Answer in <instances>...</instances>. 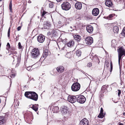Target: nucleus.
<instances>
[{"instance_id":"obj_3","label":"nucleus","mask_w":125,"mask_h":125,"mask_svg":"<svg viewBox=\"0 0 125 125\" xmlns=\"http://www.w3.org/2000/svg\"><path fill=\"white\" fill-rule=\"evenodd\" d=\"M62 9L65 10H68L70 9L71 6L70 4L68 2H63L61 5Z\"/></svg>"},{"instance_id":"obj_61","label":"nucleus","mask_w":125,"mask_h":125,"mask_svg":"<svg viewBox=\"0 0 125 125\" xmlns=\"http://www.w3.org/2000/svg\"><path fill=\"white\" fill-rule=\"evenodd\" d=\"M122 124H120L119 125H122Z\"/></svg>"},{"instance_id":"obj_63","label":"nucleus","mask_w":125,"mask_h":125,"mask_svg":"<svg viewBox=\"0 0 125 125\" xmlns=\"http://www.w3.org/2000/svg\"><path fill=\"white\" fill-rule=\"evenodd\" d=\"M1 99L0 98V103L1 102Z\"/></svg>"},{"instance_id":"obj_52","label":"nucleus","mask_w":125,"mask_h":125,"mask_svg":"<svg viewBox=\"0 0 125 125\" xmlns=\"http://www.w3.org/2000/svg\"><path fill=\"white\" fill-rule=\"evenodd\" d=\"M110 66H113V64L111 61L110 62Z\"/></svg>"},{"instance_id":"obj_25","label":"nucleus","mask_w":125,"mask_h":125,"mask_svg":"<svg viewBox=\"0 0 125 125\" xmlns=\"http://www.w3.org/2000/svg\"><path fill=\"white\" fill-rule=\"evenodd\" d=\"M52 111L54 113H56L59 111V108L58 106H54L52 109Z\"/></svg>"},{"instance_id":"obj_39","label":"nucleus","mask_w":125,"mask_h":125,"mask_svg":"<svg viewBox=\"0 0 125 125\" xmlns=\"http://www.w3.org/2000/svg\"><path fill=\"white\" fill-rule=\"evenodd\" d=\"M18 45L19 49H21L22 48V46L21 45V43L20 42H19Z\"/></svg>"},{"instance_id":"obj_24","label":"nucleus","mask_w":125,"mask_h":125,"mask_svg":"<svg viewBox=\"0 0 125 125\" xmlns=\"http://www.w3.org/2000/svg\"><path fill=\"white\" fill-rule=\"evenodd\" d=\"M38 104H33L32 107L31 108L35 111H37L38 109Z\"/></svg>"},{"instance_id":"obj_64","label":"nucleus","mask_w":125,"mask_h":125,"mask_svg":"<svg viewBox=\"0 0 125 125\" xmlns=\"http://www.w3.org/2000/svg\"><path fill=\"white\" fill-rule=\"evenodd\" d=\"M110 89L111 90L112 89V88L111 87L110 88Z\"/></svg>"},{"instance_id":"obj_44","label":"nucleus","mask_w":125,"mask_h":125,"mask_svg":"<svg viewBox=\"0 0 125 125\" xmlns=\"http://www.w3.org/2000/svg\"><path fill=\"white\" fill-rule=\"evenodd\" d=\"M19 36L18 37V36H16V38L15 39V41L17 42L19 40Z\"/></svg>"},{"instance_id":"obj_37","label":"nucleus","mask_w":125,"mask_h":125,"mask_svg":"<svg viewBox=\"0 0 125 125\" xmlns=\"http://www.w3.org/2000/svg\"><path fill=\"white\" fill-rule=\"evenodd\" d=\"M121 34L122 36H125V29L123 30Z\"/></svg>"},{"instance_id":"obj_34","label":"nucleus","mask_w":125,"mask_h":125,"mask_svg":"<svg viewBox=\"0 0 125 125\" xmlns=\"http://www.w3.org/2000/svg\"><path fill=\"white\" fill-rule=\"evenodd\" d=\"M113 17V16L112 15V14H110L107 17L106 19L109 20H111V18Z\"/></svg>"},{"instance_id":"obj_10","label":"nucleus","mask_w":125,"mask_h":125,"mask_svg":"<svg viewBox=\"0 0 125 125\" xmlns=\"http://www.w3.org/2000/svg\"><path fill=\"white\" fill-rule=\"evenodd\" d=\"M45 37L42 35H40L37 37L38 41L40 43L43 42L45 40Z\"/></svg>"},{"instance_id":"obj_46","label":"nucleus","mask_w":125,"mask_h":125,"mask_svg":"<svg viewBox=\"0 0 125 125\" xmlns=\"http://www.w3.org/2000/svg\"><path fill=\"white\" fill-rule=\"evenodd\" d=\"M15 76V74H12L10 76V77L11 78H14V77Z\"/></svg>"},{"instance_id":"obj_9","label":"nucleus","mask_w":125,"mask_h":125,"mask_svg":"<svg viewBox=\"0 0 125 125\" xmlns=\"http://www.w3.org/2000/svg\"><path fill=\"white\" fill-rule=\"evenodd\" d=\"M30 99L35 101H37L38 99V94L35 92H32Z\"/></svg>"},{"instance_id":"obj_29","label":"nucleus","mask_w":125,"mask_h":125,"mask_svg":"<svg viewBox=\"0 0 125 125\" xmlns=\"http://www.w3.org/2000/svg\"><path fill=\"white\" fill-rule=\"evenodd\" d=\"M17 62L15 65V67H17L19 65L20 63L21 59L19 57L17 58Z\"/></svg>"},{"instance_id":"obj_23","label":"nucleus","mask_w":125,"mask_h":125,"mask_svg":"<svg viewBox=\"0 0 125 125\" xmlns=\"http://www.w3.org/2000/svg\"><path fill=\"white\" fill-rule=\"evenodd\" d=\"M108 86V85H106V84L105 85H103L101 89L102 92L104 93L106 92V91L107 90V87Z\"/></svg>"},{"instance_id":"obj_35","label":"nucleus","mask_w":125,"mask_h":125,"mask_svg":"<svg viewBox=\"0 0 125 125\" xmlns=\"http://www.w3.org/2000/svg\"><path fill=\"white\" fill-rule=\"evenodd\" d=\"M7 47L6 49L8 50H10V46L9 43V42L7 43Z\"/></svg>"},{"instance_id":"obj_20","label":"nucleus","mask_w":125,"mask_h":125,"mask_svg":"<svg viewBox=\"0 0 125 125\" xmlns=\"http://www.w3.org/2000/svg\"><path fill=\"white\" fill-rule=\"evenodd\" d=\"M104 110L103 108H101V110L98 116V117L100 118H103L104 116Z\"/></svg>"},{"instance_id":"obj_53","label":"nucleus","mask_w":125,"mask_h":125,"mask_svg":"<svg viewBox=\"0 0 125 125\" xmlns=\"http://www.w3.org/2000/svg\"><path fill=\"white\" fill-rule=\"evenodd\" d=\"M57 2H59L62 1V0H56Z\"/></svg>"},{"instance_id":"obj_47","label":"nucleus","mask_w":125,"mask_h":125,"mask_svg":"<svg viewBox=\"0 0 125 125\" xmlns=\"http://www.w3.org/2000/svg\"><path fill=\"white\" fill-rule=\"evenodd\" d=\"M21 27L20 26H19L17 28V29L18 30V31H19L21 29Z\"/></svg>"},{"instance_id":"obj_16","label":"nucleus","mask_w":125,"mask_h":125,"mask_svg":"<svg viewBox=\"0 0 125 125\" xmlns=\"http://www.w3.org/2000/svg\"><path fill=\"white\" fill-rule=\"evenodd\" d=\"M6 120L5 116H0V125H2L4 124L6 122Z\"/></svg>"},{"instance_id":"obj_14","label":"nucleus","mask_w":125,"mask_h":125,"mask_svg":"<svg viewBox=\"0 0 125 125\" xmlns=\"http://www.w3.org/2000/svg\"><path fill=\"white\" fill-rule=\"evenodd\" d=\"M86 30L89 33H91L93 30V27L91 25H88L86 27Z\"/></svg>"},{"instance_id":"obj_15","label":"nucleus","mask_w":125,"mask_h":125,"mask_svg":"<svg viewBox=\"0 0 125 125\" xmlns=\"http://www.w3.org/2000/svg\"><path fill=\"white\" fill-rule=\"evenodd\" d=\"M74 39L77 42H80L81 40V36L79 35L76 34L73 36Z\"/></svg>"},{"instance_id":"obj_55","label":"nucleus","mask_w":125,"mask_h":125,"mask_svg":"<svg viewBox=\"0 0 125 125\" xmlns=\"http://www.w3.org/2000/svg\"><path fill=\"white\" fill-rule=\"evenodd\" d=\"M112 101H113V102L114 103H116L117 102H116L114 100H113V98H112Z\"/></svg>"},{"instance_id":"obj_45","label":"nucleus","mask_w":125,"mask_h":125,"mask_svg":"<svg viewBox=\"0 0 125 125\" xmlns=\"http://www.w3.org/2000/svg\"><path fill=\"white\" fill-rule=\"evenodd\" d=\"M118 96H119L120 94L121 93V90H118Z\"/></svg>"},{"instance_id":"obj_56","label":"nucleus","mask_w":125,"mask_h":125,"mask_svg":"<svg viewBox=\"0 0 125 125\" xmlns=\"http://www.w3.org/2000/svg\"><path fill=\"white\" fill-rule=\"evenodd\" d=\"M28 3H31V1H30V0H29L28 1Z\"/></svg>"},{"instance_id":"obj_48","label":"nucleus","mask_w":125,"mask_h":125,"mask_svg":"<svg viewBox=\"0 0 125 125\" xmlns=\"http://www.w3.org/2000/svg\"><path fill=\"white\" fill-rule=\"evenodd\" d=\"M73 28V29L76 30H77L78 29L76 27V26H74Z\"/></svg>"},{"instance_id":"obj_58","label":"nucleus","mask_w":125,"mask_h":125,"mask_svg":"<svg viewBox=\"0 0 125 125\" xmlns=\"http://www.w3.org/2000/svg\"><path fill=\"white\" fill-rule=\"evenodd\" d=\"M81 72H82V73H84V72L83 71H81Z\"/></svg>"},{"instance_id":"obj_42","label":"nucleus","mask_w":125,"mask_h":125,"mask_svg":"<svg viewBox=\"0 0 125 125\" xmlns=\"http://www.w3.org/2000/svg\"><path fill=\"white\" fill-rule=\"evenodd\" d=\"M10 28H9L8 29V37H10Z\"/></svg>"},{"instance_id":"obj_28","label":"nucleus","mask_w":125,"mask_h":125,"mask_svg":"<svg viewBox=\"0 0 125 125\" xmlns=\"http://www.w3.org/2000/svg\"><path fill=\"white\" fill-rule=\"evenodd\" d=\"M113 31L115 33H117L118 31V27L116 26H114L113 28Z\"/></svg>"},{"instance_id":"obj_62","label":"nucleus","mask_w":125,"mask_h":125,"mask_svg":"<svg viewBox=\"0 0 125 125\" xmlns=\"http://www.w3.org/2000/svg\"><path fill=\"white\" fill-rule=\"evenodd\" d=\"M85 76H86L87 77H88V78H89L87 76H86V74H85Z\"/></svg>"},{"instance_id":"obj_17","label":"nucleus","mask_w":125,"mask_h":125,"mask_svg":"<svg viewBox=\"0 0 125 125\" xmlns=\"http://www.w3.org/2000/svg\"><path fill=\"white\" fill-rule=\"evenodd\" d=\"M75 8L78 10H80L82 8V4L80 2H76L75 5Z\"/></svg>"},{"instance_id":"obj_59","label":"nucleus","mask_w":125,"mask_h":125,"mask_svg":"<svg viewBox=\"0 0 125 125\" xmlns=\"http://www.w3.org/2000/svg\"><path fill=\"white\" fill-rule=\"evenodd\" d=\"M123 114L124 115H125V112H124L123 113Z\"/></svg>"},{"instance_id":"obj_13","label":"nucleus","mask_w":125,"mask_h":125,"mask_svg":"<svg viewBox=\"0 0 125 125\" xmlns=\"http://www.w3.org/2000/svg\"><path fill=\"white\" fill-rule=\"evenodd\" d=\"M43 26L45 29H49L51 27V25L50 22L48 21H46L44 22Z\"/></svg>"},{"instance_id":"obj_30","label":"nucleus","mask_w":125,"mask_h":125,"mask_svg":"<svg viewBox=\"0 0 125 125\" xmlns=\"http://www.w3.org/2000/svg\"><path fill=\"white\" fill-rule=\"evenodd\" d=\"M81 52L79 50H77L76 52V55L78 57L81 56Z\"/></svg>"},{"instance_id":"obj_31","label":"nucleus","mask_w":125,"mask_h":125,"mask_svg":"<svg viewBox=\"0 0 125 125\" xmlns=\"http://www.w3.org/2000/svg\"><path fill=\"white\" fill-rule=\"evenodd\" d=\"M51 33L53 36H55L57 35V34L56 31L55 30H52V31Z\"/></svg>"},{"instance_id":"obj_27","label":"nucleus","mask_w":125,"mask_h":125,"mask_svg":"<svg viewBox=\"0 0 125 125\" xmlns=\"http://www.w3.org/2000/svg\"><path fill=\"white\" fill-rule=\"evenodd\" d=\"M74 43V42L72 40H70L66 44L67 46L68 47H70L73 45Z\"/></svg>"},{"instance_id":"obj_41","label":"nucleus","mask_w":125,"mask_h":125,"mask_svg":"<svg viewBox=\"0 0 125 125\" xmlns=\"http://www.w3.org/2000/svg\"><path fill=\"white\" fill-rule=\"evenodd\" d=\"M103 96L104 95L103 94L101 93L99 94V97L100 99H101L103 98Z\"/></svg>"},{"instance_id":"obj_51","label":"nucleus","mask_w":125,"mask_h":125,"mask_svg":"<svg viewBox=\"0 0 125 125\" xmlns=\"http://www.w3.org/2000/svg\"><path fill=\"white\" fill-rule=\"evenodd\" d=\"M111 70L110 72H111L113 69V66H110Z\"/></svg>"},{"instance_id":"obj_22","label":"nucleus","mask_w":125,"mask_h":125,"mask_svg":"<svg viewBox=\"0 0 125 125\" xmlns=\"http://www.w3.org/2000/svg\"><path fill=\"white\" fill-rule=\"evenodd\" d=\"M105 5L109 7H111L112 5V2L109 0H106L105 2Z\"/></svg>"},{"instance_id":"obj_6","label":"nucleus","mask_w":125,"mask_h":125,"mask_svg":"<svg viewBox=\"0 0 125 125\" xmlns=\"http://www.w3.org/2000/svg\"><path fill=\"white\" fill-rule=\"evenodd\" d=\"M84 43L86 44L90 45L93 42V39L92 37H88L86 38L84 41Z\"/></svg>"},{"instance_id":"obj_12","label":"nucleus","mask_w":125,"mask_h":125,"mask_svg":"<svg viewBox=\"0 0 125 125\" xmlns=\"http://www.w3.org/2000/svg\"><path fill=\"white\" fill-rule=\"evenodd\" d=\"M99 12V10L98 8H94L92 10V14L94 16H97Z\"/></svg>"},{"instance_id":"obj_26","label":"nucleus","mask_w":125,"mask_h":125,"mask_svg":"<svg viewBox=\"0 0 125 125\" xmlns=\"http://www.w3.org/2000/svg\"><path fill=\"white\" fill-rule=\"evenodd\" d=\"M48 50H46L45 52V51H44V52L43 53L42 55V58H44V59L47 57V56L48 54Z\"/></svg>"},{"instance_id":"obj_5","label":"nucleus","mask_w":125,"mask_h":125,"mask_svg":"<svg viewBox=\"0 0 125 125\" xmlns=\"http://www.w3.org/2000/svg\"><path fill=\"white\" fill-rule=\"evenodd\" d=\"M86 101V98L83 95H77V101L81 104L84 103Z\"/></svg>"},{"instance_id":"obj_1","label":"nucleus","mask_w":125,"mask_h":125,"mask_svg":"<svg viewBox=\"0 0 125 125\" xmlns=\"http://www.w3.org/2000/svg\"><path fill=\"white\" fill-rule=\"evenodd\" d=\"M31 56L34 58L38 57L40 55L39 51L37 48H34L31 52Z\"/></svg>"},{"instance_id":"obj_38","label":"nucleus","mask_w":125,"mask_h":125,"mask_svg":"<svg viewBox=\"0 0 125 125\" xmlns=\"http://www.w3.org/2000/svg\"><path fill=\"white\" fill-rule=\"evenodd\" d=\"M109 66V63L105 62V64L104 65V67H108Z\"/></svg>"},{"instance_id":"obj_49","label":"nucleus","mask_w":125,"mask_h":125,"mask_svg":"<svg viewBox=\"0 0 125 125\" xmlns=\"http://www.w3.org/2000/svg\"><path fill=\"white\" fill-rule=\"evenodd\" d=\"M27 69L29 71L31 70L30 67H27Z\"/></svg>"},{"instance_id":"obj_40","label":"nucleus","mask_w":125,"mask_h":125,"mask_svg":"<svg viewBox=\"0 0 125 125\" xmlns=\"http://www.w3.org/2000/svg\"><path fill=\"white\" fill-rule=\"evenodd\" d=\"M49 7L51 8H52L53 6V4L52 3H49Z\"/></svg>"},{"instance_id":"obj_33","label":"nucleus","mask_w":125,"mask_h":125,"mask_svg":"<svg viewBox=\"0 0 125 125\" xmlns=\"http://www.w3.org/2000/svg\"><path fill=\"white\" fill-rule=\"evenodd\" d=\"M42 11H43L42 13L41 14V16L43 17L45 14L47 13V12H45L44 10H43L42 9L41 10V12H42Z\"/></svg>"},{"instance_id":"obj_7","label":"nucleus","mask_w":125,"mask_h":125,"mask_svg":"<svg viewBox=\"0 0 125 125\" xmlns=\"http://www.w3.org/2000/svg\"><path fill=\"white\" fill-rule=\"evenodd\" d=\"M60 110L61 113L63 115L66 114L68 113L69 112V108L65 106L61 107Z\"/></svg>"},{"instance_id":"obj_32","label":"nucleus","mask_w":125,"mask_h":125,"mask_svg":"<svg viewBox=\"0 0 125 125\" xmlns=\"http://www.w3.org/2000/svg\"><path fill=\"white\" fill-rule=\"evenodd\" d=\"M12 4L11 1L10 2V3L9 5V9L10 10V12H12Z\"/></svg>"},{"instance_id":"obj_2","label":"nucleus","mask_w":125,"mask_h":125,"mask_svg":"<svg viewBox=\"0 0 125 125\" xmlns=\"http://www.w3.org/2000/svg\"><path fill=\"white\" fill-rule=\"evenodd\" d=\"M118 62L119 63L121 57L123 55L125 56V50L122 47H120L118 49Z\"/></svg>"},{"instance_id":"obj_8","label":"nucleus","mask_w":125,"mask_h":125,"mask_svg":"<svg viewBox=\"0 0 125 125\" xmlns=\"http://www.w3.org/2000/svg\"><path fill=\"white\" fill-rule=\"evenodd\" d=\"M77 95L69 96L68 97V100L72 103H74L77 101Z\"/></svg>"},{"instance_id":"obj_4","label":"nucleus","mask_w":125,"mask_h":125,"mask_svg":"<svg viewBox=\"0 0 125 125\" xmlns=\"http://www.w3.org/2000/svg\"><path fill=\"white\" fill-rule=\"evenodd\" d=\"M80 84L77 82L73 83L71 86L72 90L74 91H77L80 89Z\"/></svg>"},{"instance_id":"obj_57","label":"nucleus","mask_w":125,"mask_h":125,"mask_svg":"<svg viewBox=\"0 0 125 125\" xmlns=\"http://www.w3.org/2000/svg\"><path fill=\"white\" fill-rule=\"evenodd\" d=\"M114 84V83H112V84L111 85V86H111L112 85H113V84Z\"/></svg>"},{"instance_id":"obj_60","label":"nucleus","mask_w":125,"mask_h":125,"mask_svg":"<svg viewBox=\"0 0 125 125\" xmlns=\"http://www.w3.org/2000/svg\"><path fill=\"white\" fill-rule=\"evenodd\" d=\"M70 28H71V29H73L72 27H71V26H70Z\"/></svg>"},{"instance_id":"obj_18","label":"nucleus","mask_w":125,"mask_h":125,"mask_svg":"<svg viewBox=\"0 0 125 125\" xmlns=\"http://www.w3.org/2000/svg\"><path fill=\"white\" fill-rule=\"evenodd\" d=\"M32 92L31 91L26 92L24 94L25 96L27 98L30 99Z\"/></svg>"},{"instance_id":"obj_21","label":"nucleus","mask_w":125,"mask_h":125,"mask_svg":"<svg viewBox=\"0 0 125 125\" xmlns=\"http://www.w3.org/2000/svg\"><path fill=\"white\" fill-rule=\"evenodd\" d=\"M64 69V67L63 66H61L57 67L56 69L57 71L59 72H63Z\"/></svg>"},{"instance_id":"obj_43","label":"nucleus","mask_w":125,"mask_h":125,"mask_svg":"<svg viewBox=\"0 0 125 125\" xmlns=\"http://www.w3.org/2000/svg\"><path fill=\"white\" fill-rule=\"evenodd\" d=\"M92 63L91 62L88 63L87 65V66L89 67H90L92 66Z\"/></svg>"},{"instance_id":"obj_54","label":"nucleus","mask_w":125,"mask_h":125,"mask_svg":"<svg viewBox=\"0 0 125 125\" xmlns=\"http://www.w3.org/2000/svg\"><path fill=\"white\" fill-rule=\"evenodd\" d=\"M73 30V29H71L70 30H69V31H72V30Z\"/></svg>"},{"instance_id":"obj_11","label":"nucleus","mask_w":125,"mask_h":125,"mask_svg":"<svg viewBox=\"0 0 125 125\" xmlns=\"http://www.w3.org/2000/svg\"><path fill=\"white\" fill-rule=\"evenodd\" d=\"M80 125H88L89 122L86 118L82 120L80 123Z\"/></svg>"},{"instance_id":"obj_36","label":"nucleus","mask_w":125,"mask_h":125,"mask_svg":"<svg viewBox=\"0 0 125 125\" xmlns=\"http://www.w3.org/2000/svg\"><path fill=\"white\" fill-rule=\"evenodd\" d=\"M120 79L121 80V83H120L121 85H122L124 83V82L122 79V78L121 77V73L120 74Z\"/></svg>"},{"instance_id":"obj_19","label":"nucleus","mask_w":125,"mask_h":125,"mask_svg":"<svg viewBox=\"0 0 125 125\" xmlns=\"http://www.w3.org/2000/svg\"><path fill=\"white\" fill-rule=\"evenodd\" d=\"M90 56V58L92 60H96L98 59V58L97 56L96 55L94 54V55H93L92 53H91L89 55Z\"/></svg>"},{"instance_id":"obj_50","label":"nucleus","mask_w":125,"mask_h":125,"mask_svg":"<svg viewBox=\"0 0 125 125\" xmlns=\"http://www.w3.org/2000/svg\"><path fill=\"white\" fill-rule=\"evenodd\" d=\"M58 24L60 25V26L61 25L60 24H61L62 23V22L61 21H59L58 22Z\"/></svg>"}]
</instances>
